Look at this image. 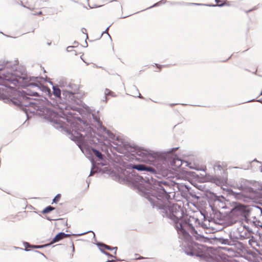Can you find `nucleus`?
Segmentation results:
<instances>
[{
    "label": "nucleus",
    "mask_w": 262,
    "mask_h": 262,
    "mask_svg": "<svg viewBox=\"0 0 262 262\" xmlns=\"http://www.w3.org/2000/svg\"><path fill=\"white\" fill-rule=\"evenodd\" d=\"M40 116L55 128H60L62 132L66 133L69 138L77 143L92 164L90 176L97 171L106 173L103 171L106 167L114 169L115 151L123 154L126 157L125 160L135 159L152 164L161 171H165L169 164L179 168L183 163L177 155L173 153L179 147H172L167 150L154 151L132 145L107 129L100 122L99 116H92L100 129L99 133H96L87 120L79 117Z\"/></svg>",
    "instance_id": "nucleus-1"
},
{
    "label": "nucleus",
    "mask_w": 262,
    "mask_h": 262,
    "mask_svg": "<svg viewBox=\"0 0 262 262\" xmlns=\"http://www.w3.org/2000/svg\"><path fill=\"white\" fill-rule=\"evenodd\" d=\"M176 229L178 234L181 235L185 240L188 242L184 246L183 250L187 255L191 256H195L201 259H205L206 258V253L204 246L194 242H189L192 236L194 237L196 241L205 243L210 242V241L213 239L214 242L221 244L229 246L234 245L233 241L228 238H224L222 237H205L204 235L198 233L194 227L187 220L181 221L180 223L177 224Z\"/></svg>",
    "instance_id": "nucleus-4"
},
{
    "label": "nucleus",
    "mask_w": 262,
    "mask_h": 262,
    "mask_svg": "<svg viewBox=\"0 0 262 262\" xmlns=\"http://www.w3.org/2000/svg\"><path fill=\"white\" fill-rule=\"evenodd\" d=\"M24 71L22 72L20 76L17 74V84L22 87L34 85L33 83L31 82V79L28 77L27 74Z\"/></svg>",
    "instance_id": "nucleus-6"
},
{
    "label": "nucleus",
    "mask_w": 262,
    "mask_h": 262,
    "mask_svg": "<svg viewBox=\"0 0 262 262\" xmlns=\"http://www.w3.org/2000/svg\"><path fill=\"white\" fill-rule=\"evenodd\" d=\"M35 252H36V253H39V254H41V255H43V256H45V254H43L42 253L40 252V251H39L35 250Z\"/></svg>",
    "instance_id": "nucleus-34"
},
{
    "label": "nucleus",
    "mask_w": 262,
    "mask_h": 262,
    "mask_svg": "<svg viewBox=\"0 0 262 262\" xmlns=\"http://www.w3.org/2000/svg\"><path fill=\"white\" fill-rule=\"evenodd\" d=\"M113 94V92H112L111 90H110L109 89H106L105 90V95H112Z\"/></svg>",
    "instance_id": "nucleus-26"
},
{
    "label": "nucleus",
    "mask_w": 262,
    "mask_h": 262,
    "mask_svg": "<svg viewBox=\"0 0 262 262\" xmlns=\"http://www.w3.org/2000/svg\"><path fill=\"white\" fill-rule=\"evenodd\" d=\"M157 67H158V68L161 69L162 66H157Z\"/></svg>",
    "instance_id": "nucleus-38"
},
{
    "label": "nucleus",
    "mask_w": 262,
    "mask_h": 262,
    "mask_svg": "<svg viewBox=\"0 0 262 262\" xmlns=\"http://www.w3.org/2000/svg\"><path fill=\"white\" fill-rule=\"evenodd\" d=\"M243 228L246 229V231H247V232L250 234L255 233V232L253 231V230L248 226L244 225H243Z\"/></svg>",
    "instance_id": "nucleus-22"
},
{
    "label": "nucleus",
    "mask_w": 262,
    "mask_h": 262,
    "mask_svg": "<svg viewBox=\"0 0 262 262\" xmlns=\"http://www.w3.org/2000/svg\"><path fill=\"white\" fill-rule=\"evenodd\" d=\"M3 80L10 82L15 85V82L16 81V76L12 74H8L4 76Z\"/></svg>",
    "instance_id": "nucleus-13"
},
{
    "label": "nucleus",
    "mask_w": 262,
    "mask_h": 262,
    "mask_svg": "<svg viewBox=\"0 0 262 262\" xmlns=\"http://www.w3.org/2000/svg\"><path fill=\"white\" fill-rule=\"evenodd\" d=\"M211 181L217 185H220L223 183V181L217 178H213Z\"/></svg>",
    "instance_id": "nucleus-20"
},
{
    "label": "nucleus",
    "mask_w": 262,
    "mask_h": 262,
    "mask_svg": "<svg viewBox=\"0 0 262 262\" xmlns=\"http://www.w3.org/2000/svg\"><path fill=\"white\" fill-rule=\"evenodd\" d=\"M72 249H73V252H74L75 250H74V246L73 243H72Z\"/></svg>",
    "instance_id": "nucleus-36"
},
{
    "label": "nucleus",
    "mask_w": 262,
    "mask_h": 262,
    "mask_svg": "<svg viewBox=\"0 0 262 262\" xmlns=\"http://www.w3.org/2000/svg\"><path fill=\"white\" fill-rule=\"evenodd\" d=\"M72 249H73V252H74L75 250H74V246L73 243H72Z\"/></svg>",
    "instance_id": "nucleus-37"
},
{
    "label": "nucleus",
    "mask_w": 262,
    "mask_h": 262,
    "mask_svg": "<svg viewBox=\"0 0 262 262\" xmlns=\"http://www.w3.org/2000/svg\"><path fill=\"white\" fill-rule=\"evenodd\" d=\"M54 243H52V239L50 243L45 244V245H44V246H46V247H47L50 246L51 245H52Z\"/></svg>",
    "instance_id": "nucleus-31"
},
{
    "label": "nucleus",
    "mask_w": 262,
    "mask_h": 262,
    "mask_svg": "<svg viewBox=\"0 0 262 262\" xmlns=\"http://www.w3.org/2000/svg\"><path fill=\"white\" fill-rule=\"evenodd\" d=\"M246 191L249 193L250 197L258 198L260 196V192L251 187L246 188Z\"/></svg>",
    "instance_id": "nucleus-12"
},
{
    "label": "nucleus",
    "mask_w": 262,
    "mask_h": 262,
    "mask_svg": "<svg viewBox=\"0 0 262 262\" xmlns=\"http://www.w3.org/2000/svg\"><path fill=\"white\" fill-rule=\"evenodd\" d=\"M6 66V63L4 61H0V70L3 69Z\"/></svg>",
    "instance_id": "nucleus-27"
},
{
    "label": "nucleus",
    "mask_w": 262,
    "mask_h": 262,
    "mask_svg": "<svg viewBox=\"0 0 262 262\" xmlns=\"http://www.w3.org/2000/svg\"><path fill=\"white\" fill-rule=\"evenodd\" d=\"M117 249V247H112V251L113 250H115V252H114V254H116Z\"/></svg>",
    "instance_id": "nucleus-32"
},
{
    "label": "nucleus",
    "mask_w": 262,
    "mask_h": 262,
    "mask_svg": "<svg viewBox=\"0 0 262 262\" xmlns=\"http://www.w3.org/2000/svg\"><path fill=\"white\" fill-rule=\"evenodd\" d=\"M216 1L217 2V3H219V2H218V1H217V0H216Z\"/></svg>",
    "instance_id": "nucleus-45"
},
{
    "label": "nucleus",
    "mask_w": 262,
    "mask_h": 262,
    "mask_svg": "<svg viewBox=\"0 0 262 262\" xmlns=\"http://www.w3.org/2000/svg\"><path fill=\"white\" fill-rule=\"evenodd\" d=\"M29 95L32 96H37L38 94L37 92H33L32 93L30 94Z\"/></svg>",
    "instance_id": "nucleus-33"
},
{
    "label": "nucleus",
    "mask_w": 262,
    "mask_h": 262,
    "mask_svg": "<svg viewBox=\"0 0 262 262\" xmlns=\"http://www.w3.org/2000/svg\"><path fill=\"white\" fill-rule=\"evenodd\" d=\"M113 160L115 162L113 164L114 169L106 167L103 171L108 173L114 180L128 185L136 190L139 194L143 189L148 186L150 177L139 176L135 169L140 171L154 172L155 170L152 167L143 164H127L123 161L121 156L115 153Z\"/></svg>",
    "instance_id": "nucleus-3"
},
{
    "label": "nucleus",
    "mask_w": 262,
    "mask_h": 262,
    "mask_svg": "<svg viewBox=\"0 0 262 262\" xmlns=\"http://www.w3.org/2000/svg\"><path fill=\"white\" fill-rule=\"evenodd\" d=\"M54 209H55L54 207H53V206H52L51 205H49V206H47L46 207H45L41 211V213L43 214H48V213H49L50 212H51V211H53Z\"/></svg>",
    "instance_id": "nucleus-17"
},
{
    "label": "nucleus",
    "mask_w": 262,
    "mask_h": 262,
    "mask_svg": "<svg viewBox=\"0 0 262 262\" xmlns=\"http://www.w3.org/2000/svg\"><path fill=\"white\" fill-rule=\"evenodd\" d=\"M67 91L73 95L80 94V86L74 82H70L67 86Z\"/></svg>",
    "instance_id": "nucleus-9"
},
{
    "label": "nucleus",
    "mask_w": 262,
    "mask_h": 262,
    "mask_svg": "<svg viewBox=\"0 0 262 262\" xmlns=\"http://www.w3.org/2000/svg\"><path fill=\"white\" fill-rule=\"evenodd\" d=\"M250 239L249 240V244L251 246H252L254 244H255L256 246L260 247L261 246V244L260 242L256 239V238L253 236L251 235L249 237Z\"/></svg>",
    "instance_id": "nucleus-14"
},
{
    "label": "nucleus",
    "mask_w": 262,
    "mask_h": 262,
    "mask_svg": "<svg viewBox=\"0 0 262 262\" xmlns=\"http://www.w3.org/2000/svg\"><path fill=\"white\" fill-rule=\"evenodd\" d=\"M184 162L186 163V166H187V165H188L187 162H186V161H184Z\"/></svg>",
    "instance_id": "nucleus-39"
},
{
    "label": "nucleus",
    "mask_w": 262,
    "mask_h": 262,
    "mask_svg": "<svg viewBox=\"0 0 262 262\" xmlns=\"http://www.w3.org/2000/svg\"><path fill=\"white\" fill-rule=\"evenodd\" d=\"M61 196V195L60 193L57 194L52 200V204H57L58 202L60 200Z\"/></svg>",
    "instance_id": "nucleus-19"
},
{
    "label": "nucleus",
    "mask_w": 262,
    "mask_h": 262,
    "mask_svg": "<svg viewBox=\"0 0 262 262\" xmlns=\"http://www.w3.org/2000/svg\"><path fill=\"white\" fill-rule=\"evenodd\" d=\"M23 245L25 247V248L23 249L22 248H19L17 247V250H20L21 251H30V248H34V249H42L45 247H46V246L43 245H31L29 243L27 242H23Z\"/></svg>",
    "instance_id": "nucleus-10"
},
{
    "label": "nucleus",
    "mask_w": 262,
    "mask_h": 262,
    "mask_svg": "<svg viewBox=\"0 0 262 262\" xmlns=\"http://www.w3.org/2000/svg\"><path fill=\"white\" fill-rule=\"evenodd\" d=\"M64 239L62 232H60L58 233L53 238H52V243H56L59 242L61 239Z\"/></svg>",
    "instance_id": "nucleus-15"
},
{
    "label": "nucleus",
    "mask_w": 262,
    "mask_h": 262,
    "mask_svg": "<svg viewBox=\"0 0 262 262\" xmlns=\"http://www.w3.org/2000/svg\"><path fill=\"white\" fill-rule=\"evenodd\" d=\"M8 93V95L7 96L8 101H10V103H12L14 105H16V99L15 98V96L16 94V90L13 88L12 86H9L8 88L6 89V91Z\"/></svg>",
    "instance_id": "nucleus-8"
},
{
    "label": "nucleus",
    "mask_w": 262,
    "mask_h": 262,
    "mask_svg": "<svg viewBox=\"0 0 262 262\" xmlns=\"http://www.w3.org/2000/svg\"><path fill=\"white\" fill-rule=\"evenodd\" d=\"M53 93L55 96L60 97L61 91L58 88L53 87Z\"/></svg>",
    "instance_id": "nucleus-18"
},
{
    "label": "nucleus",
    "mask_w": 262,
    "mask_h": 262,
    "mask_svg": "<svg viewBox=\"0 0 262 262\" xmlns=\"http://www.w3.org/2000/svg\"><path fill=\"white\" fill-rule=\"evenodd\" d=\"M26 116V119L25 121L23 123V124H25L27 120L30 119L32 116Z\"/></svg>",
    "instance_id": "nucleus-29"
},
{
    "label": "nucleus",
    "mask_w": 262,
    "mask_h": 262,
    "mask_svg": "<svg viewBox=\"0 0 262 262\" xmlns=\"http://www.w3.org/2000/svg\"><path fill=\"white\" fill-rule=\"evenodd\" d=\"M101 244H102V243H101V242H97V243L96 244V245H97V246L98 247V248H99L100 251L102 253H103L104 254L106 255L108 257H114V256H113L112 255L110 254L108 252H106V251H104V250H103V249H101Z\"/></svg>",
    "instance_id": "nucleus-16"
},
{
    "label": "nucleus",
    "mask_w": 262,
    "mask_h": 262,
    "mask_svg": "<svg viewBox=\"0 0 262 262\" xmlns=\"http://www.w3.org/2000/svg\"><path fill=\"white\" fill-rule=\"evenodd\" d=\"M222 249L225 251H228L229 252H234V250L232 248H229L227 247H222Z\"/></svg>",
    "instance_id": "nucleus-23"
},
{
    "label": "nucleus",
    "mask_w": 262,
    "mask_h": 262,
    "mask_svg": "<svg viewBox=\"0 0 262 262\" xmlns=\"http://www.w3.org/2000/svg\"><path fill=\"white\" fill-rule=\"evenodd\" d=\"M216 166H217V167L219 170H221V166L220 164L217 165Z\"/></svg>",
    "instance_id": "nucleus-35"
},
{
    "label": "nucleus",
    "mask_w": 262,
    "mask_h": 262,
    "mask_svg": "<svg viewBox=\"0 0 262 262\" xmlns=\"http://www.w3.org/2000/svg\"><path fill=\"white\" fill-rule=\"evenodd\" d=\"M260 227L262 229V224L260 225Z\"/></svg>",
    "instance_id": "nucleus-43"
},
{
    "label": "nucleus",
    "mask_w": 262,
    "mask_h": 262,
    "mask_svg": "<svg viewBox=\"0 0 262 262\" xmlns=\"http://www.w3.org/2000/svg\"><path fill=\"white\" fill-rule=\"evenodd\" d=\"M46 219L48 220V221H52V220H57L58 219L56 220V219H51L49 216H46ZM59 220H62L61 219H59Z\"/></svg>",
    "instance_id": "nucleus-30"
},
{
    "label": "nucleus",
    "mask_w": 262,
    "mask_h": 262,
    "mask_svg": "<svg viewBox=\"0 0 262 262\" xmlns=\"http://www.w3.org/2000/svg\"><path fill=\"white\" fill-rule=\"evenodd\" d=\"M221 188L223 189V193H225V192H226L228 196H233L236 199H239L242 196L241 192H235L231 188H225L222 187H221Z\"/></svg>",
    "instance_id": "nucleus-11"
},
{
    "label": "nucleus",
    "mask_w": 262,
    "mask_h": 262,
    "mask_svg": "<svg viewBox=\"0 0 262 262\" xmlns=\"http://www.w3.org/2000/svg\"><path fill=\"white\" fill-rule=\"evenodd\" d=\"M261 189H262V186H261Z\"/></svg>",
    "instance_id": "nucleus-46"
},
{
    "label": "nucleus",
    "mask_w": 262,
    "mask_h": 262,
    "mask_svg": "<svg viewBox=\"0 0 262 262\" xmlns=\"http://www.w3.org/2000/svg\"><path fill=\"white\" fill-rule=\"evenodd\" d=\"M89 232H92V233H93V234H94V237H93V238H94V239L95 241H96V237H95V233H94V232L93 231H92V230H90V231H89L85 232H84V233H82L78 234H77V235H78V236H79V235H83V234H86V233H89Z\"/></svg>",
    "instance_id": "nucleus-24"
},
{
    "label": "nucleus",
    "mask_w": 262,
    "mask_h": 262,
    "mask_svg": "<svg viewBox=\"0 0 262 262\" xmlns=\"http://www.w3.org/2000/svg\"><path fill=\"white\" fill-rule=\"evenodd\" d=\"M103 247L104 248L107 249V250H110V251H112V247L109 246H107L103 243H102V244H101V247Z\"/></svg>",
    "instance_id": "nucleus-25"
},
{
    "label": "nucleus",
    "mask_w": 262,
    "mask_h": 262,
    "mask_svg": "<svg viewBox=\"0 0 262 262\" xmlns=\"http://www.w3.org/2000/svg\"><path fill=\"white\" fill-rule=\"evenodd\" d=\"M148 185L141 191L140 195L147 199L152 208L159 210L163 217L172 220L175 227L177 224L185 220L182 219L184 211L181 205L167 204L171 187L173 186L172 181H159L150 177Z\"/></svg>",
    "instance_id": "nucleus-2"
},
{
    "label": "nucleus",
    "mask_w": 262,
    "mask_h": 262,
    "mask_svg": "<svg viewBox=\"0 0 262 262\" xmlns=\"http://www.w3.org/2000/svg\"><path fill=\"white\" fill-rule=\"evenodd\" d=\"M0 79H2V78L1 77H0Z\"/></svg>",
    "instance_id": "nucleus-44"
},
{
    "label": "nucleus",
    "mask_w": 262,
    "mask_h": 262,
    "mask_svg": "<svg viewBox=\"0 0 262 262\" xmlns=\"http://www.w3.org/2000/svg\"><path fill=\"white\" fill-rule=\"evenodd\" d=\"M62 234H63V238H65L66 237H70L72 235L71 234L65 233L64 232H62Z\"/></svg>",
    "instance_id": "nucleus-28"
},
{
    "label": "nucleus",
    "mask_w": 262,
    "mask_h": 262,
    "mask_svg": "<svg viewBox=\"0 0 262 262\" xmlns=\"http://www.w3.org/2000/svg\"><path fill=\"white\" fill-rule=\"evenodd\" d=\"M20 201H21L22 202H25V200H21Z\"/></svg>",
    "instance_id": "nucleus-41"
},
{
    "label": "nucleus",
    "mask_w": 262,
    "mask_h": 262,
    "mask_svg": "<svg viewBox=\"0 0 262 262\" xmlns=\"http://www.w3.org/2000/svg\"><path fill=\"white\" fill-rule=\"evenodd\" d=\"M239 212L238 211L237 207H233L230 212L227 213L225 216L226 220L228 224L232 225L238 221V216Z\"/></svg>",
    "instance_id": "nucleus-5"
},
{
    "label": "nucleus",
    "mask_w": 262,
    "mask_h": 262,
    "mask_svg": "<svg viewBox=\"0 0 262 262\" xmlns=\"http://www.w3.org/2000/svg\"><path fill=\"white\" fill-rule=\"evenodd\" d=\"M142 258H143V257H142V256H140V257H139L138 258V259H142Z\"/></svg>",
    "instance_id": "nucleus-40"
},
{
    "label": "nucleus",
    "mask_w": 262,
    "mask_h": 262,
    "mask_svg": "<svg viewBox=\"0 0 262 262\" xmlns=\"http://www.w3.org/2000/svg\"><path fill=\"white\" fill-rule=\"evenodd\" d=\"M207 192L210 198L213 199L214 202L217 201L221 203V205L219 206L220 207L223 209L226 208V205L224 203L225 198L223 195H217L216 193L211 191V190H207Z\"/></svg>",
    "instance_id": "nucleus-7"
},
{
    "label": "nucleus",
    "mask_w": 262,
    "mask_h": 262,
    "mask_svg": "<svg viewBox=\"0 0 262 262\" xmlns=\"http://www.w3.org/2000/svg\"><path fill=\"white\" fill-rule=\"evenodd\" d=\"M254 234L258 237V239L257 240L260 244H262V233L260 232L258 230H257Z\"/></svg>",
    "instance_id": "nucleus-21"
},
{
    "label": "nucleus",
    "mask_w": 262,
    "mask_h": 262,
    "mask_svg": "<svg viewBox=\"0 0 262 262\" xmlns=\"http://www.w3.org/2000/svg\"><path fill=\"white\" fill-rule=\"evenodd\" d=\"M0 83H4V82L2 81V82H0Z\"/></svg>",
    "instance_id": "nucleus-42"
}]
</instances>
